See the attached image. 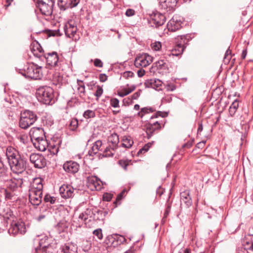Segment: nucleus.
Masks as SVG:
<instances>
[{"instance_id":"f257e3e1","label":"nucleus","mask_w":253,"mask_h":253,"mask_svg":"<svg viewBox=\"0 0 253 253\" xmlns=\"http://www.w3.org/2000/svg\"><path fill=\"white\" fill-rule=\"evenodd\" d=\"M36 96L38 100L46 105L54 103V90L48 86H42L37 89Z\"/></svg>"},{"instance_id":"f03ea898","label":"nucleus","mask_w":253,"mask_h":253,"mask_svg":"<svg viewBox=\"0 0 253 253\" xmlns=\"http://www.w3.org/2000/svg\"><path fill=\"white\" fill-rule=\"evenodd\" d=\"M37 115L33 112L30 110H25L21 114L19 121V126L23 129H27L37 120Z\"/></svg>"},{"instance_id":"7ed1b4c3","label":"nucleus","mask_w":253,"mask_h":253,"mask_svg":"<svg viewBox=\"0 0 253 253\" xmlns=\"http://www.w3.org/2000/svg\"><path fill=\"white\" fill-rule=\"evenodd\" d=\"M23 76L34 80H40L42 79L43 75L42 67L37 64L32 63L29 64L27 68L25 69Z\"/></svg>"},{"instance_id":"20e7f679","label":"nucleus","mask_w":253,"mask_h":253,"mask_svg":"<svg viewBox=\"0 0 253 253\" xmlns=\"http://www.w3.org/2000/svg\"><path fill=\"white\" fill-rule=\"evenodd\" d=\"M37 7L41 13L45 16H50L54 5V0H36Z\"/></svg>"},{"instance_id":"39448f33","label":"nucleus","mask_w":253,"mask_h":253,"mask_svg":"<svg viewBox=\"0 0 253 253\" xmlns=\"http://www.w3.org/2000/svg\"><path fill=\"white\" fill-rule=\"evenodd\" d=\"M9 164L12 171L15 173H22L26 169L27 161L20 157L19 159Z\"/></svg>"},{"instance_id":"423d86ee","label":"nucleus","mask_w":253,"mask_h":253,"mask_svg":"<svg viewBox=\"0 0 253 253\" xmlns=\"http://www.w3.org/2000/svg\"><path fill=\"white\" fill-rule=\"evenodd\" d=\"M30 160L36 168L42 169L46 165V160L42 155L32 154L30 157Z\"/></svg>"},{"instance_id":"0eeeda50","label":"nucleus","mask_w":253,"mask_h":253,"mask_svg":"<svg viewBox=\"0 0 253 253\" xmlns=\"http://www.w3.org/2000/svg\"><path fill=\"white\" fill-rule=\"evenodd\" d=\"M166 16L163 14L157 12L151 15L150 19L149 20V24L152 27H158L163 25L165 21Z\"/></svg>"},{"instance_id":"6e6552de","label":"nucleus","mask_w":253,"mask_h":253,"mask_svg":"<svg viewBox=\"0 0 253 253\" xmlns=\"http://www.w3.org/2000/svg\"><path fill=\"white\" fill-rule=\"evenodd\" d=\"M26 227L23 222H12L8 229V233L15 236L18 233L24 234L26 233Z\"/></svg>"},{"instance_id":"1a4fd4ad","label":"nucleus","mask_w":253,"mask_h":253,"mask_svg":"<svg viewBox=\"0 0 253 253\" xmlns=\"http://www.w3.org/2000/svg\"><path fill=\"white\" fill-rule=\"evenodd\" d=\"M152 62V57L147 54H143L137 56L134 61L136 67H145Z\"/></svg>"},{"instance_id":"9d476101","label":"nucleus","mask_w":253,"mask_h":253,"mask_svg":"<svg viewBox=\"0 0 253 253\" xmlns=\"http://www.w3.org/2000/svg\"><path fill=\"white\" fill-rule=\"evenodd\" d=\"M42 191L29 190V199L31 204L35 206L41 204L42 201Z\"/></svg>"},{"instance_id":"9b49d317","label":"nucleus","mask_w":253,"mask_h":253,"mask_svg":"<svg viewBox=\"0 0 253 253\" xmlns=\"http://www.w3.org/2000/svg\"><path fill=\"white\" fill-rule=\"evenodd\" d=\"M43 57L46 59V63L49 66H58L59 57L56 52L45 53Z\"/></svg>"},{"instance_id":"f8f14e48","label":"nucleus","mask_w":253,"mask_h":253,"mask_svg":"<svg viewBox=\"0 0 253 253\" xmlns=\"http://www.w3.org/2000/svg\"><path fill=\"white\" fill-rule=\"evenodd\" d=\"M77 30V26L72 22L66 23L64 27V31L66 36L75 40L79 39V38L76 37V34Z\"/></svg>"},{"instance_id":"ddd939ff","label":"nucleus","mask_w":253,"mask_h":253,"mask_svg":"<svg viewBox=\"0 0 253 253\" xmlns=\"http://www.w3.org/2000/svg\"><path fill=\"white\" fill-rule=\"evenodd\" d=\"M75 190L71 185L63 184L59 188V193L62 198L68 199L73 196Z\"/></svg>"},{"instance_id":"4468645a","label":"nucleus","mask_w":253,"mask_h":253,"mask_svg":"<svg viewBox=\"0 0 253 253\" xmlns=\"http://www.w3.org/2000/svg\"><path fill=\"white\" fill-rule=\"evenodd\" d=\"M5 155L9 164L12 163V161H16L21 157L18 151L11 146L6 148Z\"/></svg>"},{"instance_id":"2eb2a0df","label":"nucleus","mask_w":253,"mask_h":253,"mask_svg":"<svg viewBox=\"0 0 253 253\" xmlns=\"http://www.w3.org/2000/svg\"><path fill=\"white\" fill-rule=\"evenodd\" d=\"M159 7L167 11H172L175 8L177 0H160Z\"/></svg>"},{"instance_id":"dca6fc26","label":"nucleus","mask_w":253,"mask_h":253,"mask_svg":"<svg viewBox=\"0 0 253 253\" xmlns=\"http://www.w3.org/2000/svg\"><path fill=\"white\" fill-rule=\"evenodd\" d=\"M63 168L68 173H75L79 171L80 165L76 162L70 161L65 162Z\"/></svg>"},{"instance_id":"f3484780","label":"nucleus","mask_w":253,"mask_h":253,"mask_svg":"<svg viewBox=\"0 0 253 253\" xmlns=\"http://www.w3.org/2000/svg\"><path fill=\"white\" fill-rule=\"evenodd\" d=\"M181 21L177 16H173L168 22L167 28L169 31L174 32L181 27Z\"/></svg>"},{"instance_id":"a211bd4d","label":"nucleus","mask_w":253,"mask_h":253,"mask_svg":"<svg viewBox=\"0 0 253 253\" xmlns=\"http://www.w3.org/2000/svg\"><path fill=\"white\" fill-rule=\"evenodd\" d=\"M35 147L41 151H44L48 146V143L45 136L32 142Z\"/></svg>"},{"instance_id":"6ab92c4d","label":"nucleus","mask_w":253,"mask_h":253,"mask_svg":"<svg viewBox=\"0 0 253 253\" xmlns=\"http://www.w3.org/2000/svg\"><path fill=\"white\" fill-rule=\"evenodd\" d=\"M31 50L34 55L39 58L43 57L45 54L42 46L38 42L31 45Z\"/></svg>"},{"instance_id":"aec40b11","label":"nucleus","mask_w":253,"mask_h":253,"mask_svg":"<svg viewBox=\"0 0 253 253\" xmlns=\"http://www.w3.org/2000/svg\"><path fill=\"white\" fill-rule=\"evenodd\" d=\"M42 180L40 177H37L33 179L32 182L31 184V186L29 190L30 191H42L43 184L42 183Z\"/></svg>"},{"instance_id":"412c9836","label":"nucleus","mask_w":253,"mask_h":253,"mask_svg":"<svg viewBox=\"0 0 253 253\" xmlns=\"http://www.w3.org/2000/svg\"><path fill=\"white\" fill-rule=\"evenodd\" d=\"M23 183V179L14 178L8 181L7 185L9 189L14 191L17 188L21 187Z\"/></svg>"},{"instance_id":"4be33fe9","label":"nucleus","mask_w":253,"mask_h":253,"mask_svg":"<svg viewBox=\"0 0 253 253\" xmlns=\"http://www.w3.org/2000/svg\"><path fill=\"white\" fill-rule=\"evenodd\" d=\"M30 134L32 142L44 136L43 130L40 128H34L32 129Z\"/></svg>"},{"instance_id":"5701e85b","label":"nucleus","mask_w":253,"mask_h":253,"mask_svg":"<svg viewBox=\"0 0 253 253\" xmlns=\"http://www.w3.org/2000/svg\"><path fill=\"white\" fill-rule=\"evenodd\" d=\"M180 199L181 203L185 204L187 207L191 206L192 201L189 191L186 190L181 192L180 193Z\"/></svg>"},{"instance_id":"b1692460","label":"nucleus","mask_w":253,"mask_h":253,"mask_svg":"<svg viewBox=\"0 0 253 253\" xmlns=\"http://www.w3.org/2000/svg\"><path fill=\"white\" fill-rule=\"evenodd\" d=\"M161 127L160 124L158 122L149 124L146 127V130L148 137L150 138L151 137L155 131L160 129Z\"/></svg>"},{"instance_id":"393cba45","label":"nucleus","mask_w":253,"mask_h":253,"mask_svg":"<svg viewBox=\"0 0 253 253\" xmlns=\"http://www.w3.org/2000/svg\"><path fill=\"white\" fill-rule=\"evenodd\" d=\"M78 247L76 244L70 243L62 247L63 253H77Z\"/></svg>"},{"instance_id":"a878e982","label":"nucleus","mask_w":253,"mask_h":253,"mask_svg":"<svg viewBox=\"0 0 253 253\" xmlns=\"http://www.w3.org/2000/svg\"><path fill=\"white\" fill-rule=\"evenodd\" d=\"M145 84L148 87L157 89L162 85V82L161 80L154 78L147 80Z\"/></svg>"},{"instance_id":"bb28decb","label":"nucleus","mask_w":253,"mask_h":253,"mask_svg":"<svg viewBox=\"0 0 253 253\" xmlns=\"http://www.w3.org/2000/svg\"><path fill=\"white\" fill-rule=\"evenodd\" d=\"M102 145V143L101 140H97L93 144L91 149L89 150L88 154L90 156H93V155L96 154L99 151H102L101 146Z\"/></svg>"},{"instance_id":"cd10ccee","label":"nucleus","mask_w":253,"mask_h":253,"mask_svg":"<svg viewBox=\"0 0 253 253\" xmlns=\"http://www.w3.org/2000/svg\"><path fill=\"white\" fill-rule=\"evenodd\" d=\"M108 142L112 146V150L114 151L118 148V145L119 142L118 135L116 133L112 134L108 138Z\"/></svg>"},{"instance_id":"c85d7f7f","label":"nucleus","mask_w":253,"mask_h":253,"mask_svg":"<svg viewBox=\"0 0 253 253\" xmlns=\"http://www.w3.org/2000/svg\"><path fill=\"white\" fill-rule=\"evenodd\" d=\"M93 212L91 209H87L86 210L81 213L79 216V219L82 221L86 223V220L89 218H91L92 216Z\"/></svg>"},{"instance_id":"c756f323","label":"nucleus","mask_w":253,"mask_h":253,"mask_svg":"<svg viewBox=\"0 0 253 253\" xmlns=\"http://www.w3.org/2000/svg\"><path fill=\"white\" fill-rule=\"evenodd\" d=\"M185 49V47L181 43L177 44L174 47V48L172 49L170 53L169 54V56H177L181 55L184 50Z\"/></svg>"},{"instance_id":"7c9ffc66","label":"nucleus","mask_w":253,"mask_h":253,"mask_svg":"<svg viewBox=\"0 0 253 253\" xmlns=\"http://www.w3.org/2000/svg\"><path fill=\"white\" fill-rule=\"evenodd\" d=\"M122 141V146L126 148H130L133 144V141L129 136H124Z\"/></svg>"},{"instance_id":"2f4dec72","label":"nucleus","mask_w":253,"mask_h":253,"mask_svg":"<svg viewBox=\"0 0 253 253\" xmlns=\"http://www.w3.org/2000/svg\"><path fill=\"white\" fill-rule=\"evenodd\" d=\"M97 177L95 176H88L87 178V185L91 190L95 188V182H97Z\"/></svg>"},{"instance_id":"473e14b6","label":"nucleus","mask_w":253,"mask_h":253,"mask_svg":"<svg viewBox=\"0 0 253 253\" xmlns=\"http://www.w3.org/2000/svg\"><path fill=\"white\" fill-rule=\"evenodd\" d=\"M57 4L60 10H62L71 8L70 0H58Z\"/></svg>"},{"instance_id":"72a5a7b5","label":"nucleus","mask_w":253,"mask_h":253,"mask_svg":"<svg viewBox=\"0 0 253 253\" xmlns=\"http://www.w3.org/2000/svg\"><path fill=\"white\" fill-rule=\"evenodd\" d=\"M3 218L5 219H10L11 218H13V211L9 208H6L3 210Z\"/></svg>"},{"instance_id":"f704fd0d","label":"nucleus","mask_w":253,"mask_h":253,"mask_svg":"<svg viewBox=\"0 0 253 253\" xmlns=\"http://www.w3.org/2000/svg\"><path fill=\"white\" fill-rule=\"evenodd\" d=\"M239 107L238 102L236 100L234 101L229 109V113L231 116H233L236 113Z\"/></svg>"},{"instance_id":"c9c22d12","label":"nucleus","mask_w":253,"mask_h":253,"mask_svg":"<svg viewBox=\"0 0 253 253\" xmlns=\"http://www.w3.org/2000/svg\"><path fill=\"white\" fill-rule=\"evenodd\" d=\"M83 116L86 119H91L95 117V113L94 111L91 110H87L84 111Z\"/></svg>"},{"instance_id":"e433bc0d","label":"nucleus","mask_w":253,"mask_h":253,"mask_svg":"<svg viewBox=\"0 0 253 253\" xmlns=\"http://www.w3.org/2000/svg\"><path fill=\"white\" fill-rule=\"evenodd\" d=\"M118 164L126 170L127 169V167L130 164V161L128 160H120L119 161Z\"/></svg>"},{"instance_id":"4c0bfd02","label":"nucleus","mask_w":253,"mask_h":253,"mask_svg":"<svg viewBox=\"0 0 253 253\" xmlns=\"http://www.w3.org/2000/svg\"><path fill=\"white\" fill-rule=\"evenodd\" d=\"M43 201L46 203L49 202L50 204H53L55 203V198L47 194L44 196Z\"/></svg>"},{"instance_id":"58836bf2","label":"nucleus","mask_w":253,"mask_h":253,"mask_svg":"<svg viewBox=\"0 0 253 253\" xmlns=\"http://www.w3.org/2000/svg\"><path fill=\"white\" fill-rule=\"evenodd\" d=\"M112 147L111 144H109V146L105 148L104 152L105 153V155L106 157L113 156L114 155V153L112 152L114 151L112 150Z\"/></svg>"},{"instance_id":"ea45409f","label":"nucleus","mask_w":253,"mask_h":253,"mask_svg":"<svg viewBox=\"0 0 253 253\" xmlns=\"http://www.w3.org/2000/svg\"><path fill=\"white\" fill-rule=\"evenodd\" d=\"M152 143H148L147 144H145L141 149L139 150L138 154H140L145 153V152H147L152 146Z\"/></svg>"},{"instance_id":"a19ab883","label":"nucleus","mask_w":253,"mask_h":253,"mask_svg":"<svg viewBox=\"0 0 253 253\" xmlns=\"http://www.w3.org/2000/svg\"><path fill=\"white\" fill-rule=\"evenodd\" d=\"M155 64L158 69H162L165 68L166 62L165 60H160L156 62Z\"/></svg>"},{"instance_id":"79ce46f5","label":"nucleus","mask_w":253,"mask_h":253,"mask_svg":"<svg viewBox=\"0 0 253 253\" xmlns=\"http://www.w3.org/2000/svg\"><path fill=\"white\" fill-rule=\"evenodd\" d=\"M70 126L72 130H75L78 126V121L76 119H72Z\"/></svg>"},{"instance_id":"37998d69","label":"nucleus","mask_w":253,"mask_h":253,"mask_svg":"<svg viewBox=\"0 0 253 253\" xmlns=\"http://www.w3.org/2000/svg\"><path fill=\"white\" fill-rule=\"evenodd\" d=\"M93 234L94 236H96L97 239L101 240L103 238V234L102 230L100 228H98L93 231Z\"/></svg>"},{"instance_id":"c03bdc74","label":"nucleus","mask_w":253,"mask_h":253,"mask_svg":"<svg viewBox=\"0 0 253 253\" xmlns=\"http://www.w3.org/2000/svg\"><path fill=\"white\" fill-rule=\"evenodd\" d=\"M96 88L97 89L95 93H94V95L96 96L97 98H99L102 95L103 92V90L102 87H101L99 85H97Z\"/></svg>"},{"instance_id":"a18cd8bd","label":"nucleus","mask_w":253,"mask_h":253,"mask_svg":"<svg viewBox=\"0 0 253 253\" xmlns=\"http://www.w3.org/2000/svg\"><path fill=\"white\" fill-rule=\"evenodd\" d=\"M111 105L114 108L119 107V100L117 98H112L110 100Z\"/></svg>"},{"instance_id":"49530a36","label":"nucleus","mask_w":253,"mask_h":253,"mask_svg":"<svg viewBox=\"0 0 253 253\" xmlns=\"http://www.w3.org/2000/svg\"><path fill=\"white\" fill-rule=\"evenodd\" d=\"M79 87L78 88L80 96L81 97L84 96L85 95V86L84 85L80 84H79Z\"/></svg>"},{"instance_id":"de8ad7c7","label":"nucleus","mask_w":253,"mask_h":253,"mask_svg":"<svg viewBox=\"0 0 253 253\" xmlns=\"http://www.w3.org/2000/svg\"><path fill=\"white\" fill-rule=\"evenodd\" d=\"M134 76V74L133 72L131 71H126L124 72L122 74V77L128 79L129 78H132Z\"/></svg>"},{"instance_id":"09e8293b","label":"nucleus","mask_w":253,"mask_h":253,"mask_svg":"<svg viewBox=\"0 0 253 253\" xmlns=\"http://www.w3.org/2000/svg\"><path fill=\"white\" fill-rule=\"evenodd\" d=\"M4 194L5 199H6L7 200L11 199L12 197L13 196V193L9 191L8 190H7V189H4Z\"/></svg>"},{"instance_id":"8fccbe9b","label":"nucleus","mask_w":253,"mask_h":253,"mask_svg":"<svg viewBox=\"0 0 253 253\" xmlns=\"http://www.w3.org/2000/svg\"><path fill=\"white\" fill-rule=\"evenodd\" d=\"M130 93V91H128V89L125 88L123 89L121 91H119L118 94L121 97H124Z\"/></svg>"},{"instance_id":"3c124183","label":"nucleus","mask_w":253,"mask_h":253,"mask_svg":"<svg viewBox=\"0 0 253 253\" xmlns=\"http://www.w3.org/2000/svg\"><path fill=\"white\" fill-rule=\"evenodd\" d=\"M152 48L156 51L159 50L161 47V43L160 42H155L152 44Z\"/></svg>"},{"instance_id":"603ef678","label":"nucleus","mask_w":253,"mask_h":253,"mask_svg":"<svg viewBox=\"0 0 253 253\" xmlns=\"http://www.w3.org/2000/svg\"><path fill=\"white\" fill-rule=\"evenodd\" d=\"M94 65L95 67H102L103 62L99 59H95L94 61Z\"/></svg>"},{"instance_id":"864d4df0","label":"nucleus","mask_w":253,"mask_h":253,"mask_svg":"<svg viewBox=\"0 0 253 253\" xmlns=\"http://www.w3.org/2000/svg\"><path fill=\"white\" fill-rule=\"evenodd\" d=\"M125 193V190L122 191L117 197L116 201L114 202L115 203H116L118 202H120L123 198L124 194Z\"/></svg>"},{"instance_id":"5fc2aeb1","label":"nucleus","mask_w":253,"mask_h":253,"mask_svg":"<svg viewBox=\"0 0 253 253\" xmlns=\"http://www.w3.org/2000/svg\"><path fill=\"white\" fill-rule=\"evenodd\" d=\"M126 15L130 17L132 16L135 14V11L132 9H127L126 12Z\"/></svg>"},{"instance_id":"6e6d98bb","label":"nucleus","mask_w":253,"mask_h":253,"mask_svg":"<svg viewBox=\"0 0 253 253\" xmlns=\"http://www.w3.org/2000/svg\"><path fill=\"white\" fill-rule=\"evenodd\" d=\"M80 0H70L71 8L76 7L80 2Z\"/></svg>"},{"instance_id":"4d7b16f0","label":"nucleus","mask_w":253,"mask_h":253,"mask_svg":"<svg viewBox=\"0 0 253 253\" xmlns=\"http://www.w3.org/2000/svg\"><path fill=\"white\" fill-rule=\"evenodd\" d=\"M112 198V195L109 193H106L103 195V200L106 201H110Z\"/></svg>"},{"instance_id":"13d9d810","label":"nucleus","mask_w":253,"mask_h":253,"mask_svg":"<svg viewBox=\"0 0 253 253\" xmlns=\"http://www.w3.org/2000/svg\"><path fill=\"white\" fill-rule=\"evenodd\" d=\"M231 53V51L229 49H228L225 52V56H224V59H226L228 61H229V60L231 58V56H230Z\"/></svg>"},{"instance_id":"bf43d9fd","label":"nucleus","mask_w":253,"mask_h":253,"mask_svg":"<svg viewBox=\"0 0 253 253\" xmlns=\"http://www.w3.org/2000/svg\"><path fill=\"white\" fill-rule=\"evenodd\" d=\"M149 112H153L154 111L153 109L151 108H148L146 107L143 108L141 109V112L144 113H147Z\"/></svg>"},{"instance_id":"052dcab7","label":"nucleus","mask_w":253,"mask_h":253,"mask_svg":"<svg viewBox=\"0 0 253 253\" xmlns=\"http://www.w3.org/2000/svg\"><path fill=\"white\" fill-rule=\"evenodd\" d=\"M107 79V77L106 76L105 74H101L99 76V80L101 82H105Z\"/></svg>"},{"instance_id":"680f3d73","label":"nucleus","mask_w":253,"mask_h":253,"mask_svg":"<svg viewBox=\"0 0 253 253\" xmlns=\"http://www.w3.org/2000/svg\"><path fill=\"white\" fill-rule=\"evenodd\" d=\"M145 71L142 69L138 70L137 72L138 77H143L145 74Z\"/></svg>"},{"instance_id":"e2e57ef3","label":"nucleus","mask_w":253,"mask_h":253,"mask_svg":"<svg viewBox=\"0 0 253 253\" xmlns=\"http://www.w3.org/2000/svg\"><path fill=\"white\" fill-rule=\"evenodd\" d=\"M140 96V93L139 92H135L132 96L131 98L133 100L137 99Z\"/></svg>"},{"instance_id":"0e129e2a","label":"nucleus","mask_w":253,"mask_h":253,"mask_svg":"<svg viewBox=\"0 0 253 253\" xmlns=\"http://www.w3.org/2000/svg\"><path fill=\"white\" fill-rule=\"evenodd\" d=\"M46 215L45 214H42L40 215H39L37 218H36V219L37 221H42V219H43L44 218H45Z\"/></svg>"},{"instance_id":"69168bd1","label":"nucleus","mask_w":253,"mask_h":253,"mask_svg":"<svg viewBox=\"0 0 253 253\" xmlns=\"http://www.w3.org/2000/svg\"><path fill=\"white\" fill-rule=\"evenodd\" d=\"M205 143V141L200 142L197 144V147L198 148H202Z\"/></svg>"},{"instance_id":"338daca9","label":"nucleus","mask_w":253,"mask_h":253,"mask_svg":"<svg viewBox=\"0 0 253 253\" xmlns=\"http://www.w3.org/2000/svg\"><path fill=\"white\" fill-rule=\"evenodd\" d=\"M100 179L97 178V182H95V188L94 190H98V189L100 188Z\"/></svg>"},{"instance_id":"774afa93","label":"nucleus","mask_w":253,"mask_h":253,"mask_svg":"<svg viewBox=\"0 0 253 253\" xmlns=\"http://www.w3.org/2000/svg\"><path fill=\"white\" fill-rule=\"evenodd\" d=\"M203 126L202 124H200L198 128L197 133H200L203 130Z\"/></svg>"}]
</instances>
